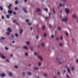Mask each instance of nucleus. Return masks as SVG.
<instances>
[{"label":"nucleus","instance_id":"obj_1","mask_svg":"<svg viewBox=\"0 0 78 78\" xmlns=\"http://www.w3.org/2000/svg\"><path fill=\"white\" fill-rule=\"evenodd\" d=\"M7 31L9 33H11L12 32V30H11V28L9 27L7 29Z\"/></svg>","mask_w":78,"mask_h":78},{"label":"nucleus","instance_id":"obj_2","mask_svg":"<svg viewBox=\"0 0 78 78\" xmlns=\"http://www.w3.org/2000/svg\"><path fill=\"white\" fill-rule=\"evenodd\" d=\"M12 7V4L11 3H9V5L8 6V8L9 9H11V7Z\"/></svg>","mask_w":78,"mask_h":78},{"label":"nucleus","instance_id":"obj_3","mask_svg":"<svg viewBox=\"0 0 78 78\" xmlns=\"http://www.w3.org/2000/svg\"><path fill=\"white\" fill-rule=\"evenodd\" d=\"M65 11L67 13V14H69V9H65Z\"/></svg>","mask_w":78,"mask_h":78},{"label":"nucleus","instance_id":"obj_4","mask_svg":"<svg viewBox=\"0 0 78 78\" xmlns=\"http://www.w3.org/2000/svg\"><path fill=\"white\" fill-rule=\"evenodd\" d=\"M8 13L9 14H11V13H12V10H8Z\"/></svg>","mask_w":78,"mask_h":78},{"label":"nucleus","instance_id":"obj_5","mask_svg":"<svg viewBox=\"0 0 78 78\" xmlns=\"http://www.w3.org/2000/svg\"><path fill=\"white\" fill-rule=\"evenodd\" d=\"M63 21H64L65 22H66L67 20V18H63L62 19Z\"/></svg>","mask_w":78,"mask_h":78},{"label":"nucleus","instance_id":"obj_6","mask_svg":"<svg viewBox=\"0 0 78 78\" xmlns=\"http://www.w3.org/2000/svg\"><path fill=\"white\" fill-rule=\"evenodd\" d=\"M59 6H65V4H62L61 3V2H60V4H59Z\"/></svg>","mask_w":78,"mask_h":78},{"label":"nucleus","instance_id":"obj_7","mask_svg":"<svg viewBox=\"0 0 78 78\" xmlns=\"http://www.w3.org/2000/svg\"><path fill=\"white\" fill-rule=\"evenodd\" d=\"M37 11V12H41V10H40V9L39 8H38L36 10Z\"/></svg>","mask_w":78,"mask_h":78},{"label":"nucleus","instance_id":"obj_8","mask_svg":"<svg viewBox=\"0 0 78 78\" xmlns=\"http://www.w3.org/2000/svg\"><path fill=\"white\" fill-rule=\"evenodd\" d=\"M0 57L2 58H3V59H5V57L3 56L1 54L0 55Z\"/></svg>","mask_w":78,"mask_h":78},{"label":"nucleus","instance_id":"obj_9","mask_svg":"<svg viewBox=\"0 0 78 78\" xmlns=\"http://www.w3.org/2000/svg\"><path fill=\"white\" fill-rule=\"evenodd\" d=\"M23 47L24 48H25V49H26V50L28 49V47H27L26 46H24Z\"/></svg>","mask_w":78,"mask_h":78},{"label":"nucleus","instance_id":"obj_10","mask_svg":"<svg viewBox=\"0 0 78 78\" xmlns=\"http://www.w3.org/2000/svg\"><path fill=\"white\" fill-rule=\"evenodd\" d=\"M23 10H24L25 13H27V11L26 10L25 8H23Z\"/></svg>","mask_w":78,"mask_h":78},{"label":"nucleus","instance_id":"obj_11","mask_svg":"<svg viewBox=\"0 0 78 78\" xmlns=\"http://www.w3.org/2000/svg\"><path fill=\"white\" fill-rule=\"evenodd\" d=\"M67 70H68V72L70 73V69H69V68L68 67L67 69Z\"/></svg>","mask_w":78,"mask_h":78},{"label":"nucleus","instance_id":"obj_12","mask_svg":"<svg viewBox=\"0 0 78 78\" xmlns=\"http://www.w3.org/2000/svg\"><path fill=\"white\" fill-rule=\"evenodd\" d=\"M5 76V74L4 73H2V77H4V76Z\"/></svg>","mask_w":78,"mask_h":78},{"label":"nucleus","instance_id":"obj_13","mask_svg":"<svg viewBox=\"0 0 78 78\" xmlns=\"http://www.w3.org/2000/svg\"><path fill=\"white\" fill-rule=\"evenodd\" d=\"M73 17L74 18H77V16H76L75 15H73Z\"/></svg>","mask_w":78,"mask_h":78},{"label":"nucleus","instance_id":"obj_14","mask_svg":"<svg viewBox=\"0 0 78 78\" xmlns=\"http://www.w3.org/2000/svg\"><path fill=\"white\" fill-rule=\"evenodd\" d=\"M38 58H39V59H40L41 60V61H42V58H41V57H38Z\"/></svg>","mask_w":78,"mask_h":78},{"label":"nucleus","instance_id":"obj_15","mask_svg":"<svg viewBox=\"0 0 78 78\" xmlns=\"http://www.w3.org/2000/svg\"><path fill=\"white\" fill-rule=\"evenodd\" d=\"M34 69H35V70H38V69H39V68L37 67H35L34 68Z\"/></svg>","mask_w":78,"mask_h":78},{"label":"nucleus","instance_id":"obj_16","mask_svg":"<svg viewBox=\"0 0 78 78\" xmlns=\"http://www.w3.org/2000/svg\"><path fill=\"white\" fill-rule=\"evenodd\" d=\"M9 76H12V73L11 72L9 73Z\"/></svg>","mask_w":78,"mask_h":78},{"label":"nucleus","instance_id":"obj_17","mask_svg":"<svg viewBox=\"0 0 78 78\" xmlns=\"http://www.w3.org/2000/svg\"><path fill=\"white\" fill-rule=\"evenodd\" d=\"M28 55V54L27 53H26L25 54V55L26 56H27Z\"/></svg>","mask_w":78,"mask_h":78},{"label":"nucleus","instance_id":"obj_18","mask_svg":"<svg viewBox=\"0 0 78 78\" xmlns=\"http://www.w3.org/2000/svg\"><path fill=\"white\" fill-rule=\"evenodd\" d=\"M23 30H20V34H22V32H23Z\"/></svg>","mask_w":78,"mask_h":78},{"label":"nucleus","instance_id":"obj_19","mask_svg":"<svg viewBox=\"0 0 78 78\" xmlns=\"http://www.w3.org/2000/svg\"><path fill=\"white\" fill-rule=\"evenodd\" d=\"M19 35L17 34H15V36L16 37H18Z\"/></svg>","mask_w":78,"mask_h":78},{"label":"nucleus","instance_id":"obj_20","mask_svg":"<svg viewBox=\"0 0 78 78\" xmlns=\"http://www.w3.org/2000/svg\"><path fill=\"white\" fill-rule=\"evenodd\" d=\"M26 44L27 45H29V44H30V43H29V42L27 41L26 42Z\"/></svg>","mask_w":78,"mask_h":78},{"label":"nucleus","instance_id":"obj_21","mask_svg":"<svg viewBox=\"0 0 78 78\" xmlns=\"http://www.w3.org/2000/svg\"><path fill=\"white\" fill-rule=\"evenodd\" d=\"M44 10H45L46 11H48V9L47 8L44 9Z\"/></svg>","mask_w":78,"mask_h":78},{"label":"nucleus","instance_id":"obj_22","mask_svg":"<svg viewBox=\"0 0 78 78\" xmlns=\"http://www.w3.org/2000/svg\"><path fill=\"white\" fill-rule=\"evenodd\" d=\"M18 1H15V3H16V4H18Z\"/></svg>","mask_w":78,"mask_h":78},{"label":"nucleus","instance_id":"obj_23","mask_svg":"<svg viewBox=\"0 0 78 78\" xmlns=\"http://www.w3.org/2000/svg\"><path fill=\"white\" fill-rule=\"evenodd\" d=\"M44 76H47V75L46 73L44 74Z\"/></svg>","mask_w":78,"mask_h":78},{"label":"nucleus","instance_id":"obj_24","mask_svg":"<svg viewBox=\"0 0 78 78\" xmlns=\"http://www.w3.org/2000/svg\"><path fill=\"white\" fill-rule=\"evenodd\" d=\"M1 39H2L3 40V39H5V37H1Z\"/></svg>","mask_w":78,"mask_h":78},{"label":"nucleus","instance_id":"obj_25","mask_svg":"<svg viewBox=\"0 0 78 78\" xmlns=\"http://www.w3.org/2000/svg\"><path fill=\"white\" fill-rule=\"evenodd\" d=\"M6 17H7V18L8 19H9V15H7Z\"/></svg>","mask_w":78,"mask_h":78},{"label":"nucleus","instance_id":"obj_26","mask_svg":"<svg viewBox=\"0 0 78 78\" xmlns=\"http://www.w3.org/2000/svg\"><path fill=\"white\" fill-rule=\"evenodd\" d=\"M53 12L54 14H55V9H54V8H53Z\"/></svg>","mask_w":78,"mask_h":78},{"label":"nucleus","instance_id":"obj_27","mask_svg":"<svg viewBox=\"0 0 78 78\" xmlns=\"http://www.w3.org/2000/svg\"><path fill=\"white\" fill-rule=\"evenodd\" d=\"M5 50H8V48L6 47H5Z\"/></svg>","mask_w":78,"mask_h":78},{"label":"nucleus","instance_id":"obj_28","mask_svg":"<svg viewBox=\"0 0 78 78\" xmlns=\"http://www.w3.org/2000/svg\"><path fill=\"white\" fill-rule=\"evenodd\" d=\"M0 10H3V8L2 7L0 6Z\"/></svg>","mask_w":78,"mask_h":78},{"label":"nucleus","instance_id":"obj_29","mask_svg":"<svg viewBox=\"0 0 78 78\" xmlns=\"http://www.w3.org/2000/svg\"><path fill=\"white\" fill-rule=\"evenodd\" d=\"M36 39H37L38 38H39V36L37 35L36 37Z\"/></svg>","mask_w":78,"mask_h":78},{"label":"nucleus","instance_id":"obj_30","mask_svg":"<svg viewBox=\"0 0 78 78\" xmlns=\"http://www.w3.org/2000/svg\"><path fill=\"white\" fill-rule=\"evenodd\" d=\"M34 55H35V56H37V53H36V52H35V53H34Z\"/></svg>","mask_w":78,"mask_h":78},{"label":"nucleus","instance_id":"obj_31","mask_svg":"<svg viewBox=\"0 0 78 78\" xmlns=\"http://www.w3.org/2000/svg\"><path fill=\"white\" fill-rule=\"evenodd\" d=\"M66 36H68V33H67V32H66Z\"/></svg>","mask_w":78,"mask_h":78},{"label":"nucleus","instance_id":"obj_32","mask_svg":"<svg viewBox=\"0 0 78 78\" xmlns=\"http://www.w3.org/2000/svg\"><path fill=\"white\" fill-rule=\"evenodd\" d=\"M18 8H17V7H15V10H17L18 9Z\"/></svg>","mask_w":78,"mask_h":78},{"label":"nucleus","instance_id":"obj_33","mask_svg":"<svg viewBox=\"0 0 78 78\" xmlns=\"http://www.w3.org/2000/svg\"><path fill=\"white\" fill-rule=\"evenodd\" d=\"M41 45L43 47H44V44L43 43H42L41 44Z\"/></svg>","mask_w":78,"mask_h":78},{"label":"nucleus","instance_id":"obj_34","mask_svg":"<svg viewBox=\"0 0 78 78\" xmlns=\"http://www.w3.org/2000/svg\"><path fill=\"white\" fill-rule=\"evenodd\" d=\"M45 27L44 26H43L42 27V29L44 30V29H45Z\"/></svg>","mask_w":78,"mask_h":78},{"label":"nucleus","instance_id":"obj_35","mask_svg":"<svg viewBox=\"0 0 78 78\" xmlns=\"http://www.w3.org/2000/svg\"><path fill=\"white\" fill-rule=\"evenodd\" d=\"M49 17H46L45 18L46 19H49Z\"/></svg>","mask_w":78,"mask_h":78},{"label":"nucleus","instance_id":"obj_36","mask_svg":"<svg viewBox=\"0 0 78 78\" xmlns=\"http://www.w3.org/2000/svg\"><path fill=\"white\" fill-rule=\"evenodd\" d=\"M26 22H29V20L28 19H27L26 20Z\"/></svg>","mask_w":78,"mask_h":78},{"label":"nucleus","instance_id":"obj_37","mask_svg":"<svg viewBox=\"0 0 78 78\" xmlns=\"http://www.w3.org/2000/svg\"><path fill=\"white\" fill-rule=\"evenodd\" d=\"M15 67L17 69V68H18V66H15Z\"/></svg>","mask_w":78,"mask_h":78},{"label":"nucleus","instance_id":"obj_38","mask_svg":"<svg viewBox=\"0 0 78 78\" xmlns=\"http://www.w3.org/2000/svg\"><path fill=\"white\" fill-rule=\"evenodd\" d=\"M66 76L67 77V78H69V75H68V74H66Z\"/></svg>","mask_w":78,"mask_h":78},{"label":"nucleus","instance_id":"obj_39","mask_svg":"<svg viewBox=\"0 0 78 78\" xmlns=\"http://www.w3.org/2000/svg\"><path fill=\"white\" fill-rule=\"evenodd\" d=\"M58 29L59 30H61V27H58Z\"/></svg>","mask_w":78,"mask_h":78},{"label":"nucleus","instance_id":"obj_40","mask_svg":"<svg viewBox=\"0 0 78 78\" xmlns=\"http://www.w3.org/2000/svg\"><path fill=\"white\" fill-rule=\"evenodd\" d=\"M38 65H39V66H41V63L39 62L38 63Z\"/></svg>","mask_w":78,"mask_h":78},{"label":"nucleus","instance_id":"obj_41","mask_svg":"<svg viewBox=\"0 0 78 78\" xmlns=\"http://www.w3.org/2000/svg\"><path fill=\"white\" fill-rule=\"evenodd\" d=\"M16 25H19V23H16Z\"/></svg>","mask_w":78,"mask_h":78},{"label":"nucleus","instance_id":"obj_42","mask_svg":"<svg viewBox=\"0 0 78 78\" xmlns=\"http://www.w3.org/2000/svg\"><path fill=\"white\" fill-rule=\"evenodd\" d=\"M62 39H63V37H60L61 40H62Z\"/></svg>","mask_w":78,"mask_h":78},{"label":"nucleus","instance_id":"obj_43","mask_svg":"<svg viewBox=\"0 0 78 78\" xmlns=\"http://www.w3.org/2000/svg\"><path fill=\"white\" fill-rule=\"evenodd\" d=\"M12 38H14V35H12Z\"/></svg>","mask_w":78,"mask_h":78},{"label":"nucleus","instance_id":"obj_44","mask_svg":"<svg viewBox=\"0 0 78 78\" xmlns=\"http://www.w3.org/2000/svg\"><path fill=\"white\" fill-rule=\"evenodd\" d=\"M44 36H47V34H46V33L44 34Z\"/></svg>","mask_w":78,"mask_h":78},{"label":"nucleus","instance_id":"obj_45","mask_svg":"<svg viewBox=\"0 0 78 78\" xmlns=\"http://www.w3.org/2000/svg\"><path fill=\"white\" fill-rule=\"evenodd\" d=\"M2 19H4V16H2Z\"/></svg>","mask_w":78,"mask_h":78},{"label":"nucleus","instance_id":"obj_46","mask_svg":"<svg viewBox=\"0 0 78 78\" xmlns=\"http://www.w3.org/2000/svg\"><path fill=\"white\" fill-rule=\"evenodd\" d=\"M30 49L32 51H33V48L30 47Z\"/></svg>","mask_w":78,"mask_h":78},{"label":"nucleus","instance_id":"obj_47","mask_svg":"<svg viewBox=\"0 0 78 78\" xmlns=\"http://www.w3.org/2000/svg\"><path fill=\"white\" fill-rule=\"evenodd\" d=\"M75 68L74 67H73L71 69L72 70H73Z\"/></svg>","mask_w":78,"mask_h":78},{"label":"nucleus","instance_id":"obj_48","mask_svg":"<svg viewBox=\"0 0 78 78\" xmlns=\"http://www.w3.org/2000/svg\"><path fill=\"white\" fill-rule=\"evenodd\" d=\"M58 59H59V60H60V58H59L58 59V58L57 57L56 58V60H57V61H58Z\"/></svg>","mask_w":78,"mask_h":78},{"label":"nucleus","instance_id":"obj_49","mask_svg":"<svg viewBox=\"0 0 78 78\" xmlns=\"http://www.w3.org/2000/svg\"><path fill=\"white\" fill-rule=\"evenodd\" d=\"M60 46H61L62 47V44L61 43L60 44Z\"/></svg>","mask_w":78,"mask_h":78},{"label":"nucleus","instance_id":"obj_50","mask_svg":"<svg viewBox=\"0 0 78 78\" xmlns=\"http://www.w3.org/2000/svg\"><path fill=\"white\" fill-rule=\"evenodd\" d=\"M10 34V33H9V32H7V34L8 35H9V34Z\"/></svg>","mask_w":78,"mask_h":78},{"label":"nucleus","instance_id":"obj_51","mask_svg":"<svg viewBox=\"0 0 78 78\" xmlns=\"http://www.w3.org/2000/svg\"><path fill=\"white\" fill-rule=\"evenodd\" d=\"M58 75H60V72H59V71L58 72Z\"/></svg>","mask_w":78,"mask_h":78},{"label":"nucleus","instance_id":"obj_52","mask_svg":"<svg viewBox=\"0 0 78 78\" xmlns=\"http://www.w3.org/2000/svg\"><path fill=\"white\" fill-rule=\"evenodd\" d=\"M49 27H50V28H51V24L49 25Z\"/></svg>","mask_w":78,"mask_h":78},{"label":"nucleus","instance_id":"obj_53","mask_svg":"<svg viewBox=\"0 0 78 78\" xmlns=\"http://www.w3.org/2000/svg\"><path fill=\"white\" fill-rule=\"evenodd\" d=\"M51 37L52 38H53V37H54V35H52L51 36Z\"/></svg>","mask_w":78,"mask_h":78},{"label":"nucleus","instance_id":"obj_54","mask_svg":"<svg viewBox=\"0 0 78 78\" xmlns=\"http://www.w3.org/2000/svg\"><path fill=\"white\" fill-rule=\"evenodd\" d=\"M10 56L11 57H12V56H13V55H12V54H11V55H10Z\"/></svg>","mask_w":78,"mask_h":78},{"label":"nucleus","instance_id":"obj_55","mask_svg":"<svg viewBox=\"0 0 78 78\" xmlns=\"http://www.w3.org/2000/svg\"><path fill=\"white\" fill-rule=\"evenodd\" d=\"M13 14H16V12H14Z\"/></svg>","mask_w":78,"mask_h":78},{"label":"nucleus","instance_id":"obj_56","mask_svg":"<svg viewBox=\"0 0 78 78\" xmlns=\"http://www.w3.org/2000/svg\"><path fill=\"white\" fill-rule=\"evenodd\" d=\"M59 64H61L62 63V62H58Z\"/></svg>","mask_w":78,"mask_h":78},{"label":"nucleus","instance_id":"obj_57","mask_svg":"<svg viewBox=\"0 0 78 78\" xmlns=\"http://www.w3.org/2000/svg\"><path fill=\"white\" fill-rule=\"evenodd\" d=\"M56 39H57V41H58L59 39L58 38V37H57V38H56Z\"/></svg>","mask_w":78,"mask_h":78},{"label":"nucleus","instance_id":"obj_58","mask_svg":"<svg viewBox=\"0 0 78 78\" xmlns=\"http://www.w3.org/2000/svg\"><path fill=\"white\" fill-rule=\"evenodd\" d=\"M7 62H9V60H8V59H7L6 60Z\"/></svg>","mask_w":78,"mask_h":78},{"label":"nucleus","instance_id":"obj_59","mask_svg":"<svg viewBox=\"0 0 78 78\" xmlns=\"http://www.w3.org/2000/svg\"><path fill=\"white\" fill-rule=\"evenodd\" d=\"M30 75H31V73L30 72Z\"/></svg>","mask_w":78,"mask_h":78},{"label":"nucleus","instance_id":"obj_60","mask_svg":"<svg viewBox=\"0 0 78 78\" xmlns=\"http://www.w3.org/2000/svg\"><path fill=\"white\" fill-rule=\"evenodd\" d=\"M66 0H63V2H66Z\"/></svg>","mask_w":78,"mask_h":78},{"label":"nucleus","instance_id":"obj_61","mask_svg":"<svg viewBox=\"0 0 78 78\" xmlns=\"http://www.w3.org/2000/svg\"><path fill=\"white\" fill-rule=\"evenodd\" d=\"M13 23H16V21L15 20H14L13 21Z\"/></svg>","mask_w":78,"mask_h":78},{"label":"nucleus","instance_id":"obj_62","mask_svg":"<svg viewBox=\"0 0 78 78\" xmlns=\"http://www.w3.org/2000/svg\"><path fill=\"white\" fill-rule=\"evenodd\" d=\"M51 14V13H49V16H50Z\"/></svg>","mask_w":78,"mask_h":78},{"label":"nucleus","instance_id":"obj_63","mask_svg":"<svg viewBox=\"0 0 78 78\" xmlns=\"http://www.w3.org/2000/svg\"><path fill=\"white\" fill-rule=\"evenodd\" d=\"M76 62H78V59L76 60Z\"/></svg>","mask_w":78,"mask_h":78},{"label":"nucleus","instance_id":"obj_64","mask_svg":"<svg viewBox=\"0 0 78 78\" xmlns=\"http://www.w3.org/2000/svg\"><path fill=\"white\" fill-rule=\"evenodd\" d=\"M28 75H30V72L28 73Z\"/></svg>","mask_w":78,"mask_h":78}]
</instances>
